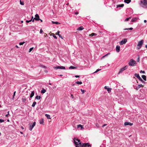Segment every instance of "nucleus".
Masks as SVG:
<instances>
[{
	"instance_id": "f257e3e1",
	"label": "nucleus",
	"mask_w": 147,
	"mask_h": 147,
	"mask_svg": "<svg viewBox=\"0 0 147 147\" xmlns=\"http://www.w3.org/2000/svg\"><path fill=\"white\" fill-rule=\"evenodd\" d=\"M74 142L76 147H91V145L88 143L82 144L80 140L76 138H74Z\"/></svg>"
},
{
	"instance_id": "f03ea898",
	"label": "nucleus",
	"mask_w": 147,
	"mask_h": 147,
	"mask_svg": "<svg viewBox=\"0 0 147 147\" xmlns=\"http://www.w3.org/2000/svg\"><path fill=\"white\" fill-rule=\"evenodd\" d=\"M140 6L144 8L147 7V0L140 1Z\"/></svg>"
},
{
	"instance_id": "7ed1b4c3",
	"label": "nucleus",
	"mask_w": 147,
	"mask_h": 147,
	"mask_svg": "<svg viewBox=\"0 0 147 147\" xmlns=\"http://www.w3.org/2000/svg\"><path fill=\"white\" fill-rule=\"evenodd\" d=\"M136 64V62L133 59H131L128 63L129 65L133 66H135Z\"/></svg>"
},
{
	"instance_id": "20e7f679",
	"label": "nucleus",
	"mask_w": 147,
	"mask_h": 147,
	"mask_svg": "<svg viewBox=\"0 0 147 147\" xmlns=\"http://www.w3.org/2000/svg\"><path fill=\"white\" fill-rule=\"evenodd\" d=\"M143 42H144V41L143 40H142L138 42V44L137 45V47L138 49H139L141 48V47L143 43Z\"/></svg>"
},
{
	"instance_id": "39448f33",
	"label": "nucleus",
	"mask_w": 147,
	"mask_h": 147,
	"mask_svg": "<svg viewBox=\"0 0 147 147\" xmlns=\"http://www.w3.org/2000/svg\"><path fill=\"white\" fill-rule=\"evenodd\" d=\"M30 127H29V130L30 131H32V129L36 125V122H33V123L32 124H30Z\"/></svg>"
},
{
	"instance_id": "423d86ee",
	"label": "nucleus",
	"mask_w": 147,
	"mask_h": 147,
	"mask_svg": "<svg viewBox=\"0 0 147 147\" xmlns=\"http://www.w3.org/2000/svg\"><path fill=\"white\" fill-rule=\"evenodd\" d=\"M127 67H128V66L127 65H126V66H125L124 67L121 68L120 69V71H119L118 74H119L122 73L123 71H124L126 69H127Z\"/></svg>"
},
{
	"instance_id": "0eeeda50",
	"label": "nucleus",
	"mask_w": 147,
	"mask_h": 147,
	"mask_svg": "<svg viewBox=\"0 0 147 147\" xmlns=\"http://www.w3.org/2000/svg\"><path fill=\"white\" fill-rule=\"evenodd\" d=\"M54 68L55 69H65V67H63V66H58L54 67Z\"/></svg>"
},
{
	"instance_id": "6e6552de",
	"label": "nucleus",
	"mask_w": 147,
	"mask_h": 147,
	"mask_svg": "<svg viewBox=\"0 0 147 147\" xmlns=\"http://www.w3.org/2000/svg\"><path fill=\"white\" fill-rule=\"evenodd\" d=\"M127 39H124L120 42V44L121 45L125 44L127 42Z\"/></svg>"
},
{
	"instance_id": "1a4fd4ad",
	"label": "nucleus",
	"mask_w": 147,
	"mask_h": 147,
	"mask_svg": "<svg viewBox=\"0 0 147 147\" xmlns=\"http://www.w3.org/2000/svg\"><path fill=\"white\" fill-rule=\"evenodd\" d=\"M34 19L36 21H38L39 20V16L38 14H36L35 15V17L34 18Z\"/></svg>"
},
{
	"instance_id": "9d476101",
	"label": "nucleus",
	"mask_w": 147,
	"mask_h": 147,
	"mask_svg": "<svg viewBox=\"0 0 147 147\" xmlns=\"http://www.w3.org/2000/svg\"><path fill=\"white\" fill-rule=\"evenodd\" d=\"M133 125V123L129 122H126L124 123V125L125 126L127 125H130V126H131Z\"/></svg>"
},
{
	"instance_id": "9b49d317",
	"label": "nucleus",
	"mask_w": 147,
	"mask_h": 147,
	"mask_svg": "<svg viewBox=\"0 0 147 147\" xmlns=\"http://www.w3.org/2000/svg\"><path fill=\"white\" fill-rule=\"evenodd\" d=\"M40 123V124H42L43 125H44V119H42L40 120L39 121Z\"/></svg>"
},
{
	"instance_id": "f8f14e48",
	"label": "nucleus",
	"mask_w": 147,
	"mask_h": 147,
	"mask_svg": "<svg viewBox=\"0 0 147 147\" xmlns=\"http://www.w3.org/2000/svg\"><path fill=\"white\" fill-rule=\"evenodd\" d=\"M104 88L105 89L107 90V91H108V93H109L111 92V88H108V87L107 86H105Z\"/></svg>"
},
{
	"instance_id": "ddd939ff",
	"label": "nucleus",
	"mask_w": 147,
	"mask_h": 147,
	"mask_svg": "<svg viewBox=\"0 0 147 147\" xmlns=\"http://www.w3.org/2000/svg\"><path fill=\"white\" fill-rule=\"evenodd\" d=\"M143 86L142 85V84H139L138 85V86L136 87V88H134L137 90L138 89H139L140 87H142Z\"/></svg>"
},
{
	"instance_id": "4468645a",
	"label": "nucleus",
	"mask_w": 147,
	"mask_h": 147,
	"mask_svg": "<svg viewBox=\"0 0 147 147\" xmlns=\"http://www.w3.org/2000/svg\"><path fill=\"white\" fill-rule=\"evenodd\" d=\"M116 50L118 52H119L120 51V47L119 45H117L116 46Z\"/></svg>"
},
{
	"instance_id": "2eb2a0df",
	"label": "nucleus",
	"mask_w": 147,
	"mask_h": 147,
	"mask_svg": "<svg viewBox=\"0 0 147 147\" xmlns=\"http://www.w3.org/2000/svg\"><path fill=\"white\" fill-rule=\"evenodd\" d=\"M134 76L135 77H136L138 79H139L140 78L138 74H134Z\"/></svg>"
},
{
	"instance_id": "dca6fc26",
	"label": "nucleus",
	"mask_w": 147,
	"mask_h": 147,
	"mask_svg": "<svg viewBox=\"0 0 147 147\" xmlns=\"http://www.w3.org/2000/svg\"><path fill=\"white\" fill-rule=\"evenodd\" d=\"M34 91H32L31 92V94L30 95V98H32L34 95Z\"/></svg>"
},
{
	"instance_id": "f3484780",
	"label": "nucleus",
	"mask_w": 147,
	"mask_h": 147,
	"mask_svg": "<svg viewBox=\"0 0 147 147\" xmlns=\"http://www.w3.org/2000/svg\"><path fill=\"white\" fill-rule=\"evenodd\" d=\"M124 2L127 4H128L131 1V0H124Z\"/></svg>"
},
{
	"instance_id": "a211bd4d",
	"label": "nucleus",
	"mask_w": 147,
	"mask_h": 147,
	"mask_svg": "<svg viewBox=\"0 0 147 147\" xmlns=\"http://www.w3.org/2000/svg\"><path fill=\"white\" fill-rule=\"evenodd\" d=\"M41 98V97L40 96H36L35 98V99H37V100H39Z\"/></svg>"
},
{
	"instance_id": "6ab92c4d",
	"label": "nucleus",
	"mask_w": 147,
	"mask_h": 147,
	"mask_svg": "<svg viewBox=\"0 0 147 147\" xmlns=\"http://www.w3.org/2000/svg\"><path fill=\"white\" fill-rule=\"evenodd\" d=\"M84 29V28L82 26H80L77 29V30L80 31Z\"/></svg>"
},
{
	"instance_id": "aec40b11",
	"label": "nucleus",
	"mask_w": 147,
	"mask_h": 147,
	"mask_svg": "<svg viewBox=\"0 0 147 147\" xmlns=\"http://www.w3.org/2000/svg\"><path fill=\"white\" fill-rule=\"evenodd\" d=\"M22 101L23 102H25L26 101V99L25 97H23L22 98Z\"/></svg>"
},
{
	"instance_id": "412c9836",
	"label": "nucleus",
	"mask_w": 147,
	"mask_h": 147,
	"mask_svg": "<svg viewBox=\"0 0 147 147\" xmlns=\"http://www.w3.org/2000/svg\"><path fill=\"white\" fill-rule=\"evenodd\" d=\"M124 5L123 4H121L120 5H117V7H123Z\"/></svg>"
},
{
	"instance_id": "4be33fe9",
	"label": "nucleus",
	"mask_w": 147,
	"mask_h": 147,
	"mask_svg": "<svg viewBox=\"0 0 147 147\" xmlns=\"http://www.w3.org/2000/svg\"><path fill=\"white\" fill-rule=\"evenodd\" d=\"M142 77L144 80L145 81L146 80V76L143 75L142 76Z\"/></svg>"
},
{
	"instance_id": "5701e85b",
	"label": "nucleus",
	"mask_w": 147,
	"mask_h": 147,
	"mask_svg": "<svg viewBox=\"0 0 147 147\" xmlns=\"http://www.w3.org/2000/svg\"><path fill=\"white\" fill-rule=\"evenodd\" d=\"M45 116L48 119H50L51 118L50 117V116L49 115L45 114Z\"/></svg>"
},
{
	"instance_id": "b1692460",
	"label": "nucleus",
	"mask_w": 147,
	"mask_h": 147,
	"mask_svg": "<svg viewBox=\"0 0 147 147\" xmlns=\"http://www.w3.org/2000/svg\"><path fill=\"white\" fill-rule=\"evenodd\" d=\"M80 127L81 128V129H83V128H84L82 126V125H78V127L79 128Z\"/></svg>"
},
{
	"instance_id": "393cba45",
	"label": "nucleus",
	"mask_w": 147,
	"mask_h": 147,
	"mask_svg": "<svg viewBox=\"0 0 147 147\" xmlns=\"http://www.w3.org/2000/svg\"><path fill=\"white\" fill-rule=\"evenodd\" d=\"M52 23L53 24H55L57 25H58V24H60V23L58 22H55L52 21Z\"/></svg>"
},
{
	"instance_id": "a878e982",
	"label": "nucleus",
	"mask_w": 147,
	"mask_h": 147,
	"mask_svg": "<svg viewBox=\"0 0 147 147\" xmlns=\"http://www.w3.org/2000/svg\"><path fill=\"white\" fill-rule=\"evenodd\" d=\"M137 19L136 18H134L131 19V21L132 22H134L136 21Z\"/></svg>"
},
{
	"instance_id": "bb28decb",
	"label": "nucleus",
	"mask_w": 147,
	"mask_h": 147,
	"mask_svg": "<svg viewBox=\"0 0 147 147\" xmlns=\"http://www.w3.org/2000/svg\"><path fill=\"white\" fill-rule=\"evenodd\" d=\"M46 90H45V89H43L42 90L41 92V93H45L46 92Z\"/></svg>"
},
{
	"instance_id": "cd10ccee",
	"label": "nucleus",
	"mask_w": 147,
	"mask_h": 147,
	"mask_svg": "<svg viewBox=\"0 0 147 147\" xmlns=\"http://www.w3.org/2000/svg\"><path fill=\"white\" fill-rule=\"evenodd\" d=\"M110 53H107V54H106L105 55H104L102 57L101 59H102L104 57H105L106 56L110 55Z\"/></svg>"
},
{
	"instance_id": "c85d7f7f",
	"label": "nucleus",
	"mask_w": 147,
	"mask_h": 147,
	"mask_svg": "<svg viewBox=\"0 0 147 147\" xmlns=\"http://www.w3.org/2000/svg\"><path fill=\"white\" fill-rule=\"evenodd\" d=\"M133 29V28H125L124 29V30H132Z\"/></svg>"
},
{
	"instance_id": "c756f323",
	"label": "nucleus",
	"mask_w": 147,
	"mask_h": 147,
	"mask_svg": "<svg viewBox=\"0 0 147 147\" xmlns=\"http://www.w3.org/2000/svg\"><path fill=\"white\" fill-rule=\"evenodd\" d=\"M36 104V102H33V103L32 105V106L33 107H34L35 106Z\"/></svg>"
},
{
	"instance_id": "7c9ffc66",
	"label": "nucleus",
	"mask_w": 147,
	"mask_h": 147,
	"mask_svg": "<svg viewBox=\"0 0 147 147\" xmlns=\"http://www.w3.org/2000/svg\"><path fill=\"white\" fill-rule=\"evenodd\" d=\"M76 84H82V82H79V81H77L76 82Z\"/></svg>"
},
{
	"instance_id": "2f4dec72",
	"label": "nucleus",
	"mask_w": 147,
	"mask_h": 147,
	"mask_svg": "<svg viewBox=\"0 0 147 147\" xmlns=\"http://www.w3.org/2000/svg\"><path fill=\"white\" fill-rule=\"evenodd\" d=\"M97 34L96 33H92V34H91L90 35V36H96V35Z\"/></svg>"
},
{
	"instance_id": "473e14b6",
	"label": "nucleus",
	"mask_w": 147,
	"mask_h": 147,
	"mask_svg": "<svg viewBox=\"0 0 147 147\" xmlns=\"http://www.w3.org/2000/svg\"><path fill=\"white\" fill-rule=\"evenodd\" d=\"M138 79H139V80H140V81H141L142 82V83H145V82L144 81H143V80H142V79L141 78H139Z\"/></svg>"
},
{
	"instance_id": "72a5a7b5",
	"label": "nucleus",
	"mask_w": 147,
	"mask_h": 147,
	"mask_svg": "<svg viewBox=\"0 0 147 147\" xmlns=\"http://www.w3.org/2000/svg\"><path fill=\"white\" fill-rule=\"evenodd\" d=\"M76 68L73 66H71L70 67H69V69H75Z\"/></svg>"
},
{
	"instance_id": "f704fd0d",
	"label": "nucleus",
	"mask_w": 147,
	"mask_h": 147,
	"mask_svg": "<svg viewBox=\"0 0 147 147\" xmlns=\"http://www.w3.org/2000/svg\"><path fill=\"white\" fill-rule=\"evenodd\" d=\"M80 90L82 92V94H84V93L86 91V90H82V89H80Z\"/></svg>"
},
{
	"instance_id": "c9c22d12",
	"label": "nucleus",
	"mask_w": 147,
	"mask_h": 147,
	"mask_svg": "<svg viewBox=\"0 0 147 147\" xmlns=\"http://www.w3.org/2000/svg\"><path fill=\"white\" fill-rule=\"evenodd\" d=\"M20 3L21 5H24V2L23 1L22 2L21 1V0H20Z\"/></svg>"
},
{
	"instance_id": "e433bc0d",
	"label": "nucleus",
	"mask_w": 147,
	"mask_h": 147,
	"mask_svg": "<svg viewBox=\"0 0 147 147\" xmlns=\"http://www.w3.org/2000/svg\"><path fill=\"white\" fill-rule=\"evenodd\" d=\"M131 18V17H129V18H126L125 20V21H128L129 19H130Z\"/></svg>"
},
{
	"instance_id": "4c0bfd02",
	"label": "nucleus",
	"mask_w": 147,
	"mask_h": 147,
	"mask_svg": "<svg viewBox=\"0 0 147 147\" xmlns=\"http://www.w3.org/2000/svg\"><path fill=\"white\" fill-rule=\"evenodd\" d=\"M53 36L56 39H57V36L55 35L54 34H53Z\"/></svg>"
},
{
	"instance_id": "58836bf2",
	"label": "nucleus",
	"mask_w": 147,
	"mask_h": 147,
	"mask_svg": "<svg viewBox=\"0 0 147 147\" xmlns=\"http://www.w3.org/2000/svg\"><path fill=\"white\" fill-rule=\"evenodd\" d=\"M33 48H34L33 47H32V48H30L29 49V52H31V51L33 49Z\"/></svg>"
},
{
	"instance_id": "ea45409f",
	"label": "nucleus",
	"mask_w": 147,
	"mask_h": 147,
	"mask_svg": "<svg viewBox=\"0 0 147 147\" xmlns=\"http://www.w3.org/2000/svg\"><path fill=\"white\" fill-rule=\"evenodd\" d=\"M40 67H41L42 68H46V67L45 65H40Z\"/></svg>"
},
{
	"instance_id": "a19ab883",
	"label": "nucleus",
	"mask_w": 147,
	"mask_h": 147,
	"mask_svg": "<svg viewBox=\"0 0 147 147\" xmlns=\"http://www.w3.org/2000/svg\"><path fill=\"white\" fill-rule=\"evenodd\" d=\"M25 43V42H20L19 43V45H23L24 43Z\"/></svg>"
},
{
	"instance_id": "79ce46f5",
	"label": "nucleus",
	"mask_w": 147,
	"mask_h": 147,
	"mask_svg": "<svg viewBox=\"0 0 147 147\" xmlns=\"http://www.w3.org/2000/svg\"><path fill=\"white\" fill-rule=\"evenodd\" d=\"M140 72L141 73H142V74H145V72L144 71L141 70L140 71Z\"/></svg>"
},
{
	"instance_id": "37998d69",
	"label": "nucleus",
	"mask_w": 147,
	"mask_h": 147,
	"mask_svg": "<svg viewBox=\"0 0 147 147\" xmlns=\"http://www.w3.org/2000/svg\"><path fill=\"white\" fill-rule=\"evenodd\" d=\"M100 70H101V69H97L94 73H96L98 72V71H100Z\"/></svg>"
},
{
	"instance_id": "c03bdc74",
	"label": "nucleus",
	"mask_w": 147,
	"mask_h": 147,
	"mask_svg": "<svg viewBox=\"0 0 147 147\" xmlns=\"http://www.w3.org/2000/svg\"><path fill=\"white\" fill-rule=\"evenodd\" d=\"M32 20V19H31L30 20H27L26 21V23H29L30 22H31Z\"/></svg>"
},
{
	"instance_id": "a18cd8bd",
	"label": "nucleus",
	"mask_w": 147,
	"mask_h": 147,
	"mask_svg": "<svg viewBox=\"0 0 147 147\" xmlns=\"http://www.w3.org/2000/svg\"><path fill=\"white\" fill-rule=\"evenodd\" d=\"M4 121L3 119H0V123H2L4 122Z\"/></svg>"
},
{
	"instance_id": "49530a36",
	"label": "nucleus",
	"mask_w": 147,
	"mask_h": 147,
	"mask_svg": "<svg viewBox=\"0 0 147 147\" xmlns=\"http://www.w3.org/2000/svg\"><path fill=\"white\" fill-rule=\"evenodd\" d=\"M60 31H58L57 32V33H56V34L58 35H59V33H60Z\"/></svg>"
},
{
	"instance_id": "de8ad7c7",
	"label": "nucleus",
	"mask_w": 147,
	"mask_h": 147,
	"mask_svg": "<svg viewBox=\"0 0 147 147\" xmlns=\"http://www.w3.org/2000/svg\"><path fill=\"white\" fill-rule=\"evenodd\" d=\"M7 113H8L5 115V116L7 117H8V115H9V111H8Z\"/></svg>"
},
{
	"instance_id": "09e8293b",
	"label": "nucleus",
	"mask_w": 147,
	"mask_h": 147,
	"mask_svg": "<svg viewBox=\"0 0 147 147\" xmlns=\"http://www.w3.org/2000/svg\"><path fill=\"white\" fill-rule=\"evenodd\" d=\"M42 32H43L42 30V29H41L40 30V34H41V33H42Z\"/></svg>"
},
{
	"instance_id": "8fccbe9b",
	"label": "nucleus",
	"mask_w": 147,
	"mask_h": 147,
	"mask_svg": "<svg viewBox=\"0 0 147 147\" xmlns=\"http://www.w3.org/2000/svg\"><path fill=\"white\" fill-rule=\"evenodd\" d=\"M62 39H63V38L62 37V36L60 34L59 35H58Z\"/></svg>"
},
{
	"instance_id": "3c124183",
	"label": "nucleus",
	"mask_w": 147,
	"mask_h": 147,
	"mask_svg": "<svg viewBox=\"0 0 147 147\" xmlns=\"http://www.w3.org/2000/svg\"><path fill=\"white\" fill-rule=\"evenodd\" d=\"M16 92V91H15V92H14V93H13V98H14V96H15V95Z\"/></svg>"
},
{
	"instance_id": "603ef678",
	"label": "nucleus",
	"mask_w": 147,
	"mask_h": 147,
	"mask_svg": "<svg viewBox=\"0 0 147 147\" xmlns=\"http://www.w3.org/2000/svg\"><path fill=\"white\" fill-rule=\"evenodd\" d=\"M71 98H72L73 99L74 98V97L73 96V94H71Z\"/></svg>"
},
{
	"instance_id": "864d4df0",
	"label": "nucleus",
	"mask_w": 147,
	"mask_h": 147,
	"mask_svg": "<svg viewBox=\"0 0 147 147\" xmlns=\"http://www.w3.org/2000/svg\"><path fill=\"white\" fill-rule=\"evenodd\" d=\"M107 125V124H104L102 126V127H104L105 126H106Z\"/></svg>"
},
{
	"instance_id": "5fc2aeb1",
	"label": "nucleus",
	"mask_w": 147,
	"mask_h": 147,
	"mask_svg": "<svg viewBox=\"0 0 147 147\" xmlns=\"http://www.w3.org/2000/svg\"><path fill=\"white\" fill-rule=\"evenodd\" d=\"M75 14L76 15H77V14H78V12L77 11H76V12H75Z\"/></svg>"
},
{
	"instance_id": "6e6d98bb",
	"label": "nucleus",
	"mask_w": 147,
	"mask_h": 147,
	"mask_svg": "<svg viewBox=\"0 0 147 147\" xmlns=\"http://www.w3.org/2000/svg\"><path fill=\"white\" fill-rule=\"evenodd\" d=\"M75 77L76 78H78V77H80V76H75Z\"/></svg>"
},
{
	"instance_id": "4d7b16f0",
	"label": "nucleus",
	"mask_w": 147,
	"mask_h": 147,
	"mask_svg": "<svg viewBox=\"0 0 147 147\" xmlns=\"http://www.w3.org/2000/svg\"><path fill=\"white\" fill-rule=\"evenodd\" d=\"M144 22L145 23H146L147 22V21H146V20H144Z\"/></svg>"
},
{
	"instance_id": "13d9d810",
	"label": "nucleus",
	"mask_w": 147,
	"mask_h": 147,
	"mask_svg": "<svg viewBox=\"0 0 147 147\" xmlns=\"http://www.w3.org/2000/svg\"><path fill=\"white\" fill-rule=\"evenodd\" d=\"M137 61L138 62H139V57H138V58Z\"/></svg>"
},
{
	"instance_id": "bf43d9fd",
	"label": "nucleus",
	"mask_w": 147,
	"mask_h": 147,
	"mask_svg": "<svg viewBox=\"0 0 147 147\" xmlns=\"http://www.w3.org/2000/svg\"><path fill=\"white\" fill-rule=\"evenodd\" d=\"M35 20V19H34V18L32 19V22H34V20Z\"/></svg>"
},
{
	"instance_id": "052dcab7",
	"label": "nucleus",
	"mask_w": 147,
	"mask_h": 147,
	"mask_svg": "<svg viewBox=\"0 0 147 147\" xmlns=\"http://www.w3.org/2000/svg\"><path fill=\"white\" fill-rule=\"evenodd\" d=\"M39 20H40L41 22H42V20H41V19H39Z\"/></svg>"
},
{
	"instance_id": "680f3d73",
	"label": "nucleus",
	"mask_w": 147,
	"mask_h": 147,
	"mask_svg": "<svg viewBox=\"0 0 147 147\" xmlns=\"http://www.w3.org/2000/svg\"><path fill=\"white\" fill-rule=\"evenodd\" d=\"M20 133L21 134H23V132H20Z\"/></svg>"
},
{
	"instance_id": "e2e57ef3",
	"label": "nucleus",
	"mask_w": 147,
	"mask_h": 147,
	"mask_svg": "<svg viewBox=\"0 0 147 147\" xmlns=\"http://www.w3.org/2000/svg\"><path fill=\"white\" fill-rule=\"evenodd\" d=\"M145 47L146 48H147V45H146L145 46Z\"/></svg>"
},
{
	"instance_id": "0e129e2a",
	"label": "nucleus",
	"mask_w": 147,
	"mask_h": 147,
	"mask_svg": "<svg viewBox=\"0 0 147 147\" xmlns=\"http://www.w3.org/2000/svg\"><path fill=\"white\" fill-rule=\"evenodd\" d=\"M21 128H22V129H24L23 127V126H22V127H21Z\"/></svg>"
},
{
	"instance_id": "69168bd1",
	"label": "nucleus",
	"mask_w": 147,
	"mask_h": 147,
	"mask_svg": "<svg viewBox=\"0 0 147 147\" xmlns=\"http://www.w3.org/2000/svg\"><path fill=\"white\" fill-rule=\"evenodd\" d=\"M49 85H51L52 84H51V83H49Z\"/></svg>"
},
{
	"instance_id": "338daca9",
	"label": "nucleus",
	"mask_w": 147,
	"mask_h": 147,
	"mask_svg": "<svg viewBox=\"0 0 147 147\" xmlns=\"http://www.w3.org/2000/svg\"><path fill=\"white\" fill-rule=\"evenodd\" d=\"M33 16H32V19H32V20L33 19Z\"/></svg>"
},
{
	"instance_id": "774afa93",
	"label": "nucleus",
	"mask_w": 147,
	"mask_h": 147,
	"mask_svg": "<svg viewBox=\"0 0 147 147\" xmlns=\"http://www.w3.org/2000/svg\"><path fill=\"white\" fill-rule=\"evenodd\" d=\"M63 76V75H60V76Z\"/></svg>"
}]
</instances>
